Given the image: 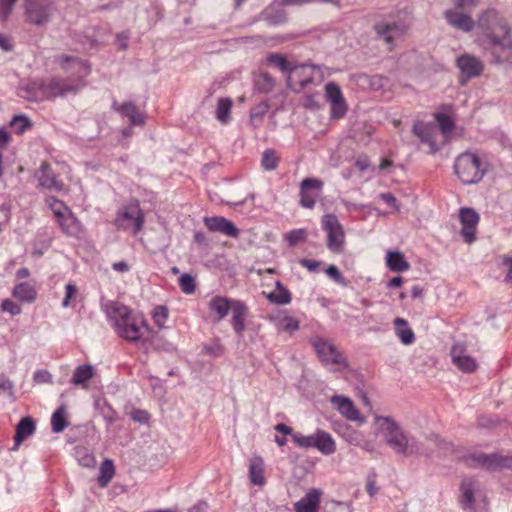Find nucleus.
I'll use <instances>...</instances> for the list:
<instances>
[{
    "mask_svg": "<svg viewBox=\"0 0 512 512\" xmlns=\"http://www.w3.org/2000/svg\"><path fill=\"white\" fill-rule=\"evenodd\" d=\"M105 311L119 337L133 343L147 340L149 326L141 316L134 315L129 307L111 301L106 304Z\"/></svg>",
    "mask_w": 512,
    "mask_h": 512,
    "instance_id": "obj_2",
    "label": "nucleus"
},
{
    "mask_svg": "<svg viewBox=\"0 0 512 512\" xmlns=\"http://www.w3.org/2000/svg\"><path fill=\"white\" fill-rule=\"evenodd\" d=\"M264 461L260 456H255L250 460L249 479L253 485L263 486L266 483Z\"/></svg>",
    "mask_w": 512,
    "mask_h": 512,
    "instance_id": "obj_29",
    "label": "nucleus"
},
{
    "mask_svg": "<svg viewBox=\"0 0 512 512\" xmlns=\"http://www.w3.org/2000/svg\"><path fill=\"white\" fill-rule=\"evenodd\" d=\"M478 42L496 64L512 63V28L495 8H487L476 19Z\"/></svg>",
    "mask_w": 512,
    "mask_h": 512,
    "instance_id": "obj_1",
    "label": "nucleus"
},
{
    "mask_svg": "<svg viewBox=\"0 0 512 512\" xmlns=\"http://www.w3.org/2000/svg\"><path fill=\"white\" fill-rule=\"evenodd\" d=\"M77 286L74 283H68L65 286V297L62 301L63 307H68L70 305L71 300L76 296L77 294Z\"/></svg>",
    "mask_w": 512,
    "mask_h": 512,
    "instance_id": "obj_55",
    "label": "nucleus"
},
{
    "mask_svg": "<svg viewBox=\"0 0 512 512\" xmlns=\"http://www.w3.org/2000/svg\"><path fill=\"white\" fill-rule=\"evenodd\" d=\"M232 100L230 98H220L216 107V119L222 124H227L230 120Z\"/></svg>",
    "mask_w": 512,
    "mask_h": 512,
    "instance_id": "obj_41",
    "label": "nucleus"
},
{
    "mask_svg": "<svg viewBox=\"0 0 512 512\" xmlns=\"http://www.w3.org/2000/svg\"><path fill=\"white\" fill-rule=\"evenodd\" d=\"M307 233L304 229H294L288 232L285 235V239L287 240L290 246H295L299 242H302L306 239Z\"/></svg>",
    "mask_w": 512,
    "mask_h": 512,
    "instance_id": "obj_50",
    "label": "nucleus"
},
{
    "mask_svg": "<svg viewBox=\"0 0 512 512\" xmlns=\"http://www.w3.org/2000/svg\"><path fill=\"white\" fill-rule=\"evenodd\" d=\"M312 345L320 358L321 362L328 365H340L342 367H348V361L343 354L329 341L322 338L312 339Z\"/></svg>",
    "mask_w": 512,
    "mask_h": 512,
    "instance_id": "obj_11",
    "label": "nucleus"
},
{
    "mask_svg": "<svg viewBox=\"0 0 512 512\" xmlns=\"http://www.w3.org/2000/svg\"><path fill=\"white\" fill-rule=\"evenodd\" d=\"M33 381L36 384H51L53 382V377L47 370H37L33 375Z\"/></svg>",
    "mask_w": 512,
    "mask_h": 512,
    "instance_id": "obj_53",
    "label": "nucleus"
},
{
    "mask_svg": "<svg viewBox=\"0 0 512 512\" xmlns=\"http://www.w3.org/2000/svg\"><path fill=\"white\" fill-rule=\"evenodd\" d=\"M264 19L272 25H278L285 22L286 16L283 10H273L271 8L265 10Z\"/></svg>",
    "mask_w": 512,
    "mask_h": 512,
    "instance_id": "obj_45",
    "label": "nucleus"
},
{
    "mask_svg": "<svg viewBox=\"0 0 512 512\" xmlns=\"http://www.w3.org/2000/svg\"><path fill=\"white\" fill-rule=\"evenodd\" d=\"M459 219L462 225L461 235L468 244L476 240V230L479 222L478 213L472 208H461L459 211Z\"/></svg>",
    "mask_w": 512,
    "mask_h": 512,
    "instance_id": "obj_14",
    "label": "nucleus"
},
{
    "mask_svg": "<svg viewBox=\"0 0 512 512\" xmlns=\"http://www.w3.org/2000/svg\"><path fill=\"white\" fill-rule=\"evenodd\" d=\"M131 418L135 421V422H138V423H147L148 420H149V414L147 411L145 410H142V409H136L134 411H132L131 413Z\"/></svg>",
    "mask_w": 512,
    "mask_h": 512,
    "instance_id": "obj_57",
    "label": "nucleus"
},
{
    "mask_svg": "<svg viewBox=\"0 0 512 512\" xmlns=\"http://www.w3.org/2000/svg\"><path fill=\"white\" fill-rule=\"evenodd\" d=\"M36 425L32 417H23L16 425L15 444L12 450H17L20 444L35 433Z\"/></svg>",
    "mask_w": 512,
    "mask_h": 512,
    "instance_id": "obj_25",
    "label": "nucleus"
},
{
    "mask_svg": "<svg viewBox=\"0 0 512 512\" xmlns=\"http://www.w3.org/2000/svg\"><path fill=\"white\" fill-rule=\"evenodd\" d=\"M481 0H454L456 9L464 10L465 8H474L479 5Z\"/></svg>",
    "mask_w": 512,
    "mask_h": 512,
    "instance_id": "obj_58",
    "label": "nucleus"
},
{
    "mask_svg": "<svg viewBox=\"0 0 512 512\" xmlns=\"http://www.w3.org/2000/svg\"><path fill=\"white\" fill-rule=\"evenodd\" d=\"M68 425H69V422L66 420V406L64 404H62L52 414V417H51L52 431L54 433H61L65 430V428Z\"/></svg>",
    "mask_w": 512,
    "mask_h": 512,
    "instance_id": "obj_37",
    "label": "nucleus"
},
{
    "mask_svg": "<svg viewBox=\"0 0 512 512\" xmlns=\"http://www.w3.org/2000/svg\"><path fill=\"white\" fill-rule=\"evenodd\" d=\"M1 309L10 313L12 316L19 315L21 313V306L10 299H4L2 301Z\"/></svg>",
    "mask_w": 512,
    "mask_h": 512,
    "instance_id": "obj_54",
    "label": "nucleus"
},
{
    "mask_svg": "<svg viewBox=\"0 0 512 512\" xmlns=\"http://www.w3.org/2000/svg\"><path fill=\"white\" fill-rule=\"evenodd\" d=\"M321 494V491L318 489L309 490L303 498L296 502L295 511L318 512Z\"/></svg>",
    "mask_w": 512,
    "mask_h": 512,
    "instance_id": "obj_26",
    "label": "nucleus"
},
{
    "mask_svg": "<svg viewBox=\"0 0 512 512\" xmlns=\"http://www.w3.org/2000/svg\"><path fill=\"white\" fill-rule=\"evenodd\" d=\"M269 64L277 66L281 71L289 73L287 78L288 86L296 92H300L308 84L312 83L313 77L307 71L314 69V66L297 65L278 53H272L267 57Z\"/></svg>",
    "mask_w": 512,
    "mask_h": 512,
    "instance_id": "obj_6",
    "label": "nucleus"
},
{
    "mask_svg": "<svg viewBox=\"0 0 512 512\" xmlns=\"http://www.w3.org/2000/svg\"><path fill=\"white\" fill-rule=\"evenodd\" d=\"M17 1L18 0H0V20L3 23L8 21Z\"/></svg>",
    "mask_w": 512,
    "mask_h": 512,
    "instance_id": "obj_49",
    "label": "nucleus"
},
{
    "mask_svg": "<svg viewBox=\"0 0 512 512\" xmlns=\"http://www.w3.org/2000/svg\"><path fill=\"white\" fill-rule=\"evenodd\" d=\"M24 12L29 23L36 26L45 25L51 19L53 2L51 0H25Z\"/></svg>",
    "mask_w": 512,
    "mask_h": 512,
    "instance_id": "obj_10",
    "label": "nucleus"
},
{
    "mask_svg": "<svg viewBox=\"0 0 512 512\" xmlns=\"http://www.w3.org/2000/svg\"><path fill=\"white\" fill-rule=\"evenodd\" d=\"M327 275L336 283L346 286V281L339 269L335 265H330L326 269Z\"/></svg>",
    "mask_w": 512,
    "mask_h": 512,
    "instance_id": "obj_56",
    "label": "nucleus"
},
{
    "mask_svg": "<svg viewBox=\"0 0 512 512\" xmlns=\"http://www.w3.org/2000/svg\"><path fill=\"white\" fill-rule=\"evenodd\" d=\"M276 325L279 331L294 332L299 329V321L288 314L279 316Z\"/></svg>",
    "mask_w": 512,
    "mask_h": 512,
    "instance_id": "obj_42",
    "label": "nucleus"
},
{
    "mask_svg": "<svg viewBox=\"0 0 512 512\" xmlns=\"http://www.w3.org/2000/svg\"><path fill=\"white\" fill-rule=\"evenodd\" d=\"M47 203L49 204V206L53 210L54 214L58 217V219L62 215L66 214L65 211L68 210V208L65 206V204L62 201H60V200H58V199H56L54 197H49L47 199Z\"/></svg>",
    "mask_w": 512,
    "mask_h": 512,
    "instance_id": "obj_51",
    "label": "nucleus"
},
{
    "mask_svg": "<svg viewBox=\"0 0 512 512\" xmlns=\"http://www.w3.org/2000/svg\"><path fill=\"white\" fill-rule=\"evenodd\" d=\"M374 31L388 45L389 50L393 49L395 41L405 32L404 26L395 21H379L374 25Z\"/></svg>",
    "mask_w": 512,
    "mask_h": 512,
    "instance_id": "obj_15",
    "label": "nucleus"
},
{
    "mask_svg": "<svg viewBox=\"0 0 512 512\" xmlns=\"http://www.w3.org/2000/svg\"><path fill=\"white\" fill-rule=\"evenodd\" d=\"M234 301L222 296H215L209 301L208 306L210 311L215 313L216 322H220L228 315L233 309Z\"/></svg>",
    "mask_w": 512,
    "mask_h": 512,
    "instance_id": "obj_27",
    "label": "nucleus"
},
{
    "mask_svg": "<svg viewBox=\"0 0 512 512\" xmlns=\"http://www.w3.org/2000/svg\"><path fill=\"white\" fill-rule=\"evenodd\" d=\"M231 318L232 327L238 337L242 338L246 325L245 319L248 314L247 306L241 301H234Z\"/></svg>",
    "mask_w": 512,
    "mask_h": 512,
    "instance_id": "obj_24",
    "label": "nucleus"
},
{
    "mask_svg": "<svg viewBox=\"0 0 512 512\" xmlns=\"http://www.w3.org/2000/svg\"><path fill=\"white\" fill-rule=\"evenodd\" d=\"M325 512H345L344 503L338 501H330L325 504Z\"/></svg>",
    "mask_w": 512,
    "mask_h": 512,
    "instance_id": "obj_59",
    "label": "nucleus"
},
{
    "mask_svg": "<svg viewBox=\"0 0 512 512\" xmlns=\"http://www.w3.org/2000/svg\"><path fill=\"white\" fill-rule=\"evenodd\" d=\"M330 401L333 407L347 420L358 422L359 424L365 423V418L360 415L359 410L349 397L334 395Z\"/></svg>",
    "mask_w": 512,
    "mask_h": 512,
    "instance_id": "obj_18",
    "label": "nucleus"
},
{
    "mask_svg": "<svg viewBox=\"0 0 512 512\" xmlns=\"http://www.w3.org/2000/svg\"><path fill=\"white\" fill-rule=\"evenodd\" d=\"M275 84L276 80L268 72H261L255 79V88L260 93L267 94L271 92Z\"/></svg>",
    "mask_w": 512,
    "mask_h": 512,
    "instance_id": "obj_39",
    "label": "nucleus"
},
{
    "mask_svg": "<svg viewBox=\"0 0 512 512\" xmlns=\"http://www.w3.org/2000/svg\"><path fill=\"white\" fill-rule=\"evenodd\" d=\"M450 355L453 364L463 373H473L478 368L476 359L467 353V347L463 343H455Z\"/></svg>",
    "mask_w": 512,
    "mask_h": 512,
    "instance_id": "obj_13",
    "label": "nucleus"
},
{
    "mask_svg": "<svg viewBox=\"0 0 512 512\" xmlns=\"http://www.w3.org/2000/svg\"><path fill=\"white\" fill-rule=\"evenodd\" d=\"M38 185L47 190L61 191L64 184L58 179L56 173L47 162H43L35 172Z\"/></svg>",
    "mask_w": 512,
    "mask_h": 512,
    "instance_id": "obj_19",
    "label": "nucleus"
},
{
    "mask_svg": "<svg viewBox=\"0 0 512 512\" xmlns=\"http://www.w3.org/2000/svg\"><path fill=\"white\" fill-rule=\"evenodd\" d=\"M94 375V368L90 364L77 366L73 372L71 383L73 385H84Z\"/></svg>",
    "mask_w": 512,
    "mask_h": 512,
    "instance_id": "obj_36",
    "label": "nucleus"
},
{
    "mask_svg": "<svg viewBox=\"0 0 512 512\" xmlns=\"http://www.w3.org/2000/svg\"><path fill=\"white\" fill-rule=\"evenodd\" d=\"M203 222L211 232H218L232 238H237L239 235V229L235 224L223 216L204 217Z\"/></svg>",
    "mask_w": 512,
    "mask_h": 512,
    "instance_id": "obj_21",
    "label": "nucleus"
},
{
    "mask_svg": "<svg viewBox=\"0 0 512 512\" xmlns=\"http://www.w3.org/2000/svg\"><path fill=\"white\" fill-rule=\"evenodd\" d=\"M179 286L185 294H192L195 292V280L190 274H182L179 278Z\"/></svg>",
    "mask_w": 512,
    "mask_h": 512,
    "instance_id": "obj_47",
    "label": "nucleus"
},
{
    "mask_svg": "<svg viewBox=\"0 0 512 512\" xmlns=\"http://www.w3.org/2000/svg\"><path fill=\"white\" fill-rule=\"evenodd\" d=\"M478 487V483L473 478H465L461 482V504L464 509H474V491Z\"/></svg>",
    "mask_w": 512,
    "mask_h": 512,
    "instance_id": "obj_28",
    "label": "nucleus"
},
{
    "mask_svg": "<svg viewBox=\"0 0 512 512\" xmlns=\"http://www.w3.org/2000/svg\"><path fill=\"white\" fill-rule=\"evenodd\" d=\"M300 265L307 268L311 272H316L320 266V262L312 259H301Z\"/></svg>",
    "mask_w": 512,
    "mask_h": 512,
    "instance_id": "obj_61",
    "label": "nucleus"
},
{
    "mask_svg": "<svg viewBox=\"0 0 512 512\" xmlns=\"http://www.w3.org/2000/svg\"><path fill=\"white\" fill-rule=\"evenodd\" d=\"M315 449L323 455H331L336 451V443L332 436L324 430H316Z\"/></svg>",
    "mask_w": 512,
    "mask_h": 512,
    "instance_id": "obj_30",
    "label": "nucleus"
},
{
    "mask_svg": "<svg viewBox=\"0 0 512 512\" xmlns=\"http://www.w3.org/2000/svg\"><path fill=\"white\" fill-rule=\"evenodd\" d=\"M58 221L63 231L70 236H79L82 232L81 223L70 212L62 215Z\"/></svg>",
    "mask_w": 512,
    "mask_h": 512,
    "instance_id": "obj_32",
    "label": "nucleus"
},
{
    "mask_svg": "<svg viewBox=\"0 0 512 512\" xmlns=\"http://www.w3.org/2000/svg\"><path fill=\"white\" fill-rule=\"evenodd\" d=\"M204 351L208 355H211L213 357H219L220 355H222L223 349L219 344H215L205 346Z\"/></svg>",
    "mask_w": 512,
    "mask_h": 512,
    "instance_id": "obj_62",
    "label": "nucleus"
},
{
    "mask_svg": "<svg viewBox=\"0 0 512 512\" xmlns=\"http://www.w3.org/2000/svg\"><path fill=\"white\" fill-rule=\"evenodd\" d=\"M79 462L84 467H93L96 463L93 455L85 452V454L79 459Z\"/></svg>",
    "mask_w": 512,
    "mask_h": 512,
    "instance_id": "obj_63",
    "label": "nucleus"
},
{
    "mask_svg": "<svg viewBox=\"0 0 512 512\" xmlns=\"http://www.w3.org/2000/svg\"><path fill=\"white\" fill-rule=\"evenodd\" d=\"M435 118L437 120L441 132L445 136L451 134L455 127V122L453 121V119L449 115L443 113L436 114Z\"/></svg>",
    "mask_w": 512,
    "mask_h": 512,
    "instance_id": "obj_44",
    "label": "nucleus"
},
{
    "mask_svg": "<svg viewBox=\"0 0 512 512\" xmlns=\"http://www.w3.org/2000/svg\"><path fill=\"white\" fill-rule=\"evenodd\" d=\"M98 484L100 487H105L112 480L115 474L114 463L110 459H105L99 468Z\"/></svg>",
    "mask_w": 512,
    "mask_h": 512,
    "instance_id": "obj_38",
    "label": "nucleus"
},
{
    "mask_svg": "<svg viewBox=\"0 0 512 512\" xmlns=\"http://www.w3.org/2000/svg\"><path fill=\"white\" fill-rule=\"evenodd\" d=\"M375 422L386 444L398 455L410 457L419 454L421 443L413 436H408L401 426L389 416H376Z\"/></svg>",
    "mask_w": 512,
    "mask_h": 512,
    "instance_id": "obj_3",
    "label": "nucleus"
},
{
    "mask_svg": "<svg viewBox=\"0 0 512 512\" xmlns=\"http://www.w3.org/2000/svg\"><path fill=\"white\" fill-rule=\"evenodd\" d=\"M12 295L22 302L32 303L36 299L37 292L33 285L23 282L14 287Z\"/></svg>",
    "mask_w": 512,
    "mask_h": 512,
    "instance_id": "obj_35",
    "label": "nucleus"
},
{
    "mask_svg": "<svg viewBox=\"0 0 512 512\" xmlns=\"http://www.w3.org/2000/svg\"><path fill=\"white\" fill-rule=\"evenodd\" d=\"M503 264L505 266H507L508 268V272H507V275L505 277V281L506 282H512V256H505L503 258Z\"/></svg>",
    "mask_w": 512,
    "mask_h": 512,
    "instance_id": "obj_64",
    "label": "nucleus"
},
{
    "mask_svg": "<svg viewBox=\"0 0 512 512\" xmlns=\"http://www.w3.org/2000/svg\"><path fill=\"white\" fill-rule=\"evenodd\" d=\"M366 491L367 493L373 497L377 494L378 492V488L376 486V476L375 474H372V475H369L368 478H367V483H366Z\"/></svg>",
    "mask_w": 512,
    "mask_h": 512,
    "instance_id": "obj_60",
    "label": "nucleus"
},
{
    "mask_svg": "<svg viewBox=\"0 0 512 512\" xmlns=\"http://www.w3.org/2000/svg\"><path fill=\"white\" fill-rule=\"evenodd\" d=\"M119 229L131 231L134 235L140 232L144 224V214L138 200H131L121 207L115 220Z\"/></svg>",
    "mask_w": 512,
    "mask_h": 512,
    "instance_id": "obj_7",
    "label": "nucleus"
},
{
    "mask_svg": "<svg viewBox=\"0 0 512 512\" xmlns=\"http://www.w3.org/2000/svg\"><path fill=\"white\" fill-rule=\"evenodd\" d=\"M456 66L461 72V82L479 76L484 70L483 62L476 56L463 54L456 60Z\"/></svg>",
    "mask_w": 512,
    "mask_h": 512,
    "instance_id": "obj_17",
    "label": "nucleus"
},
{
    "mask_svg": "<svg viewBox=\"0 0 512 512\" xmlns=\"http://www.w3.org/2000/svg\"><path fill=\"white\" fill-rule=\"evenodd\" d=\"M168 318V309L164 306H158L154 309L153 320L159 327H163Z\"/></svg>",
    "mask_w": 512,
    "mask_h": 512,
    "instance_id": "obj_52",
    "label": "nucleus"
},
{
    "mask_svg": "<svg viewBox=\"0 0 512 512\" xmlns=\"http://www.w3.org/2000/svg\"><path fill=\"white\" fill-rule=\"evenodd\" d=\"M323 189V182L316 178H306L300 184V205L312 209L315 206L316 198Z\"/></svg>",
    "mask_w": 512,
    "mask_h": 512,
    "instance_id": "obj_16",
    "label": "nucleus"
},
{
    "mask_svg": "<svg viewBox=\"0 0 512 512\" xmlns=\"http://www.w3.org/2000/svg\"><path fill=\"white\" fill-rule=\"evenodd\" d=\"M81 86L80 82L73 84L62 78H52L49 81L35 79L22 88L21 91L24 94H21V96L31 101L51 100L56 97L75 94Z\"/></svg>",
    "mask_w": 512,
    "mask_h": 512,
    "instance_id": "obj_4",
    "label": "nucleus"
},
{
    "mask_svg": "<svg viewBox=\"0 0 512 512\" xmlns=\"http://www.w3.org/2000/svg\"><path fill=\"white\" fill-rule=\"evenodd\" d=\"M464 461L469 467H480L486 470H498L512 467V457L502 456L497 453H471L464 457Z\"/></svg>",
    "mask_w": 512,
    "mask_h": 512,
    "instance_id": "obj_9",
    "label": "nucleus"
},
{
    "mask_svg": "<svg viewBox=\"0 0 512 512\" xmlns=\"http://www.w3.org/2000/svg\"><path fill=\"white\" fill-rule=\"evenodd\" d=\"M325 95L331 105V118L340 119L344 117L347 112V105L340 87L334 82L327 83L325 85Z\"/></svg>",
    "mask_w": 512,
    "mask_h": 512,
    "instance_id": "obj_12",
    "label": "nucleus"
},
{
    "mask_svg": "<svg viewBox=\"0 0 512 512\" xmlns=\"http://www.w3.org/2000/svg\"><path fill=\"white\" fill-rule=\"evenodd\" d=\"M266 298L274 304L287 305L291 302V293L280 281H276L275 290L268 293Z\"/></svg>",
    "mask_w": 512,
    "mask_h": 512,
    "instance_id": "obj_33",
    "label": "nucleus"
},
{
    "mask_svg": "<svg viewBox=\"0 0 512 512\" xmlns=\"http://www.w3.org/2000/svg\"><path fill=\"white\" fill-rule=\"evenodd\" d=\"M454 173L464 185L479 183L488 171L487 161L473 152H464L454 161Z\"/></svg>",
    "mask_w": 512,
    "mask_h": 512,
    "instance_id": "obj_5",
    "label": "nucleus"
},
{
    "mask_svg": "<svg viewBox=\"0 0 512 512\" xmlns=\"http://www.w3.org/2000/svg\"><path fill=\"white\" fill-rule=\"evenodd\" d=\"M11 126L18 134L23 133L27 128L31 127L29 118L24 115H15L11 120Z\"/></svg>",
    "mask_w": 512,
    "mask_h": 512,
    "instance_id": "obj_46",
    "label": "nucleus"
},
{
    "mask_svg": "<svg viewBox=\"0 0 512 512\" xmlns=\"http://www.w3.org/2000/svg\"><path fill=\"white\" fill-rule=\"evenodd\" d=\"M394 325L395 333L404 345H410L415 341V334L405 319L395 318Z\"/></svg>",
    "mask_w": 512,
    "mask_h": 512,
    "instance_id": "obj_31",
    "label": "nucleus"
},
{
    "mask_svg": "<svg viewBox=\"0 0 512 512\" xmlns=\"http://www.w3.org/2000/svg\"><path fill=\"white\" fill-rule=\"evenodd\" d=\"M279 162H280V156L278 155L276 150L269 148V149L264 150V152L262 153L261 167L265 171L275 170L278 167Z\"/></svg>",
    "mask_w": 512,
    "mask_h": 512,
    "instance_id": "obj_40",
    "label": "nucleus"
},
{
    "mask_svg": "<svg viewBox=\"0 0 512 512\" xmlns=\"http://www.w3.org/2000/svg\"><path fill=\"white\" fill-rule=\"evenodd\" d=\"M443 15L448 25L462 32L469 33L476 28V21L470 14L448 9L444 11Z\"/></svg>",
    "mask_w": 512,
    "mask_h": 512,
    "instance_id": "obj_20",
    "label": "nucleus"
},
{
    "mask_svg": "<svg viewBox=\"0 0 512 512\" xmlns=\"http://www.w3.org/2000/svg\"><path fill=\"white\" fill-rule=\"evenodd\" d=\"M292 440L300 448L312 449L315 448L316 432L311 435H303L296 432L292 434Z\"/></svg>",
    "mask_w": 512,
    "mask_h": 512,
    "instance_id": "obj_43",
    "label": "nucleus"
},
{
    "mask_svg": "<svg viewBox=\"0 0 512 512\" xmlns=\"http://www.w3.org/2000/svg\"><path fill=\"white\" fill-rule=\"evenodd\" d=\"M413 133L430 148V153L435 154L439 151L440 146L435 140V126L424 122H416L413 125Z\"/></svg>",
    "mask_w": 512,
    "mask_h": 512,
    "instance_id": "obj_22",
    "label": "nucleus"
},
{
    "mask_svg": "<svg viewBox=\"0 0 512 512\" xmlns=\"http://www.w3.org/2000/svg\"><path fill=\"white\" fill-rule=\"evenodd\" d=\"M386 264L391 271L403 272L409 269L410 265L399 251H388L386 255Z\"/></svg>",
    "mask_w": 512,
    "mask_h": 512,
    "instance_id": "obj_34",
    "label": "nucleus"
},
{
    "mask_svg": "<svg viewBox=\"0 0 512 512\" xmlns=\"http://www.w3.org/2000/svg\"><path fill=\"white\" fill-rule=\"evenodd\" d=\"M113 109L119 112L122 116H125L129 119L131 125H143L145 123V116L141 113L136 105L132 102H125L123 104H118L114 102L112 105Z\"/></svg>",
    "mask_w": 512,
    "mask_h": 512,
    "instance_id": "obj_23",
    "label": "nucleus"
},
{
    "mask_svg": "<svg viewBox=\"0 0 512 512\" xmlns=\"http://www.w3.org/2000/svg\"><path fill=\"white\" fill-rule=\"evenodd\" d=\"M322 228L327 233V248L335 254L344 250L345 233L342 225L334 214L322 217Z\"/></svg>",
    "mask_w": 512,
    "mask_h": 512,
    "instance_id": "obj_8",
    "label": "nucleus"
},
{
    "mask_svg": "<svg viewBox=\"0 0 512 512\" xmlns=\"http://www.w3.org/2000/svg\"><path fill=\"white\" fill-rule=\"evenodd\" d=\"M269 105L267 102H260L258 105L253 107L250 111V121L254 124L261 121L263 116L268 112Z\"/></svg>",
    "mask_w": 512,
    "mask_h": 512,
    "instance_id": "obj_48",
    "label": "nucleus"
}]
</instances>
